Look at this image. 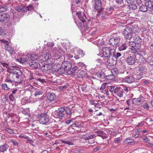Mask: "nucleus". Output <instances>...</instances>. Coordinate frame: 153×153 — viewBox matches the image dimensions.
I'll list each match as a JSON object with an SVG mask.
<instances>
[{"label":"nucleus","instance_id":"63","mask_svg":"<svg viewBox=\"0 0 153 153\" xmlns=\"http://www.w3.org/2000/svg\"><path fill=\"white\" fill-rule=\"evenodd\" d=\"M142 140L144 142H148L149 140V139L147 137L143 138Z\"/></svg>","mask_w":153,"mask_h":153},{"label":"nucleus","instance_id":"8","mask_svg":"<svg viewBox=\"0 0 153 153\" xmlns=\"http://www.w3.org/2000/svg\"><path fill=\"white\" fill-rule=\"evenodd\" d=\"M71 63L68 61H65L63 62L62 65V67L64 68L65 71H67V73L68 74L71 73V71H70L71 67Z\"/></svg>","mask_w":153,"mask_h":153},{"label":"nucleus","instance_id":"20","mask_svg":"<svg viewBox=\"0 0 153 153\" xmlns=\"http://www.w3.org/2000/svg\"><path fill=\"white\" fill-rule=\"evenodd\" d=\"M132 74H133L134 76H135V79L137 80H139L143 77V74L141 73V72L140 71H137V70Z\"/></svg>","mask_w":153,"mask_h":153},{"label":"nucleus","instance_id":"25","mask_svg":"<svg viewBox=\"0 0 153 153\" xmlns=\"http://www.w3.org/2000/svg\"><path fill=\"white\" fill-rule=\"evenodd\" d=\"M21 74L17 75H16V78L14 80V82L17 83H20L22 82Z\"/></svg>","mask_w":153,"mask_h":153},{"label":"nucleus","instance_id":"55","mask_svg":"<svg viewBox=\"0 0 153 153\" xmlns=\"http://www.w3.org/2000/svg\"><path fill=\"white\" fill-rule=\"evenodd\" d=\"M145 70V68L144 67H140L139 68V69L138 70H137L138 71H140L141 72V73L143 74V72L144 71V70Z\"/></svg>","mask_w":153,"mask_h":153},{"label":"nucleus","instance_id":"26","mask_svg":"<svg viewBox=\"0 0 153 153\" xmlns=\"http://www.w3.org/2000/svg\"><path fill=\"white\" fill-rule=\"evenodd\" d=\"M56 96L53 93H51L48 96V99L50 101L54 100L56 98Z\"/></svg>","mask_w":153,"mask_h":153},{"label":"nucleus","instance_id":"16","mask_svg":"<svg viewBox=\"0 0 153 153\" xmlns=\"http://www.w3.org/2000/svg\"><path fill=\"white\" fill-rule=\"evenodd\" d=\"M144 98L141 96H140L138 98H134L132 100V102L135 105H139L143 101Z\"/></svg>","mask_w":153,"mask_h":153},{"label":"nucleus","instance_id":"14","mask_svg":"<svg viewBox=\"0 0 153 153\" xmlns=\"http://www.w3.org/2000/svg\"><path fill=\"white\" fill-rule=\"evenodd\" d=\"M125 61L129 65H133L136 62L135 57L133 56H129L127 57Z\"/></svg>","mask_w":153,"mask_h":153},{"label":"nucleus","instance_id":"12","mask_svg":"<svg viewBox=\"0 0 153 153\" xmlns=\"http://www.w3.org/2000/svg\"><path fill=\"white\" fill-rule=\"evenodd\" d=\"M114 94L115 96L120 97H122L123 96V90L121 88L117 87L115 88Z\"/></svg>","mask_w":153,"mask_h":153},{"label":"nucleus","instance_id":"43","mask_svg":"<svg viewBox=\"0 0 153 153\" xmlns=\"http://www.w3.org/2000/svg\"><path fill=\"white\" fill-rule=\"evenodd\" d=\"M121 56V54L119 52L117 53L116 54L115 53H114V55H112L113 57H114L115 58L117 59Z\"/></svg>","mask_w":153,"mask_h":153},{"label":"nucleus","instance_id":"46","mask_svg":"<svg viewBox=\"0 0 153 153\" xmlns=\"http://www.w3.org/2000/svg\"><path fill=\"white\" fill-rule=\"evenodd\" d=\"M16 10H17L19 12H21L22 11H23V7L22 6L20 7V6H17L15 7V8Z\"/></svg>","mask_w":153,"mask_h":153},{"label":"nucleus","instance_id":"48","mask_svg":"<svg viewBox=\"0 0 153 153\" xmlns=\"http://www.w3.org/2000/svg\"><path fill=\"white\" fill-rule=\"evenodd\" d=\"M137 48H134V47H132L130 49L131 52L133 53H137Z\"/></svg>","mask_w":153,"mask_h":153},{"label":"nucleus","instance_id":"52","mask_svg":"<svg viewBox=\"0 0 153 153\" xmlns=\"http://www.w3.org/2000/svg\"><path fill=\"white\" fill-rule=\"evenodd\" d=\"M135 44H135L134 41L129 42H128L129 45L132 48V47H134L135 45Z\"/></svg>","mask_w":153,"mask_h":153},{"label":"nucleus","instance_id":"24","mask_svg":"<svg viewBox=\"0 0 153 153\" xmlns=\"http://www.w3.org/2000/svg\"><path fill=\"white\" fill-rule=\"evenodd\" d=\"M145 3L146 6L147 7V8L151 9L153 7V2L152 1L149 0V1H146Z\"/></svg>","mask_w":153,"mask_h":153},{"label":"nucleus","instance_id":"22","mask_svg":"<svg viewBox=\"0 0 153 153\" xmlns=\"http://www.w3.org/2000/svg\"><path fill=\"white\" fill-rule=\"evenodd\" d=\"M27 56L28 58V59L31 60H36L38 57L37 55L36 54H28L27 55Z\"/></svg>","mask_w":153,"mask_h":153},{"label":"nucleus","instance_id":"51","mask_svg":"<svg viewBox=\"0 0 153 153\" xmlns=\"http://www.w3.org/2000/svg\"><path fill=\"white\" fill-rule=\"evenodd\" d=\"M108 84V83H103L101 85L100 88V90H103L104 89L106 86V85Z\"/></svg>","mask_w":153,"mask_h":153},{"label":"nucleus","instance_id":"38","mask_svg":"<svg viewBox=\"0 0 153 153\" xmlns=\"http://www.w3.org/2000/svg\"><path fill=\"white\" fill-rule=\"evenodd\" d=\"M77 53L79 54V56L82 57L85 55V53L83 52V51L79 49L77 50Z\"/></svg>","mask_w":153,"mask_h":153},{"label":"nucleus","instance_id":"1","mask_svg":"<svg viewBox=\"0 0 153 153\" xmlns=\"http://www.w3.org/2000/svg\"><path fill=\"white\" fill-rule=\"evenodd\" d=\"M49 53L48 51L45 52L43 54L40 55V56L39 57L41 58V59L43 62L47 61L49 59L50 55L56 58V59L57 58H59L58 54L59 52L62 53H65L64 51H62V49H59L58 51V49L56 47H54L52 49H51V51H49Z\"/></svg>","mask_w":153,"mask_h":153},{"label":"nucleus","instance_id":"19","mask_svg":"<svg viewBox=\"0 0 153 153\" xmlns=\"http://www.w3.org/2000/svg\"><path fill=\"white\" fill-rule=\"evenodd\" d=\"M30 67L32 69H38L40 67V64L38 62H31L29 63Z\"/></svg>","mask_w":153,"mask_h":153},{"label":"nucleus","instance_id":"35","mask_svg":"<svg viewBox=\"0 0 153 153\" xmlns=\"http://www.w3.org/2000/svg\"><path fill=\"white\" fill-rule=\"evenodd\" d=\"M65 111V108L63 107L59 108L57 110H56L55 112L59 113H63Z\"/></svg>","mask_w":153,"mask_h":153},{"label":"nucleus","instance_id":"6","mask_svg":"<svg viewBox=\"0 0 153 153\" xmlns=\"http://www.w3.org/2000/svg\"><path fill=\"white\" fill-rule=\"evenodd\" d=\"M39 122L42 124H45L49 122V119L48 116L45 114H39Z\"/></svg>","mask_w":153,"mask_h":153},{"label":"nucleus","instance_id":"32","mask_svg":"<svg viewBox=\"0 0 153 153\" xmlns=\"http://www.w3.org/2000/svg\"><path fill=\"white\" fill-rule=\"evenodd\" d=\"M127 47L126 45V44L125 43L119 46L118 50L119 51H123L126 50Z\"/></svg>","mask_w":153,"mask_h":153},{"label":"nucleus","instance_id":"42","mask_svg":"<svg viewBox=\"0 0 153 153\" xmlns=\"http://www.w3.org/2000/svg\"><path fill=\"white\" fill-rule=\"evenodd\" d=\"M65 71V70H64V68H62V67H60L59 68H58L57 71V72L59 74H62Z\"/></svg>","mask_w":153,"mask_h":153},{"label":"nucleus","instance_id":"53","mask_svg":"<svg viewBox=\"0 0 153 153\" xmlns=\"http://www.w3.org/2000/svg\"><path fill=\"white\" fill-rule=\"evenodd\" d=\"M69 86V84L66 83L65 85L60 86L59 88L60 89L63 90V89L66 88Z\"/></svg>","mask_w":153,"mask_h":153},{"label":"nucleus","instance_id":"27","mask_svg":"<svg viewBox=\"0 0 153 153\" xmlns=\"http://www.w3.org/2000/svg\"><path fill=\"white\" fill-rule=\"evenodd\" d=\"M12 73L14 75H15L22 74L21 71L16 68H14L13 69Z\"/></svg>","mask_w":153,"mask_h":153},{"label":"nucleus","instance_id":"30","mask_svg":"<svg viewBox=\"0 0 153 153\" xmlns=\"http://www.w3.org/2000/svg\"><path fill=\"white\" fill-rule=\"evenodd\" d=\"M134 140L130 137L126 138L124 141V143L126 144H129L133 143Z\"/></svg>","mask_w":153,"mask_h":153},{"label":"nucleus","instance_id":"15","mask_svg":"<svg viewBox=\"0 0 153 153\" xmlns=\"http://www.w3.org/2000/svg\"><path fill=\"white\" fill-rule=\"evenodd\" d=\"M96 40L94 41V43L98 46L100 45H102L104 43V41L102 38L101 36H98L96 38Z\"/></svg>","mask_w":153,"mask_h":153},{"label":"nucleus","instance_id":"2","mask_svg":"<svg viewBox=\"0 0 153 153\" xmlns=\"http://www.w3.org/2000/svg\"><path fill=\"white\" fill-rule=\"evenodd\" d=\"M76 15L80 21L82 22L80 23V26L82 29L85 31L86 30L90 27V25L88 21L87 22L85 21L86 19V16L83 12H79L76 13Z\"/></svg>","mask_w":153,"mask_h":153},{"label":"nucleus","instance_id":"11","mask_svg":"<svg viewBox=\"0 0 153 153\" xmlns=\"http://www.w3.org/2000/svg\"><path fill=\"white\" fill-rule=\"evenodd\" d=\"M54 45V44L51 42H48L47 44L45 45L43 48V50L42 51V53L40 55L43 54L46 52H48V51L50 48H51V47H53Z\"/></svg>","mask_w":153,"mask_h":153},{"label":"nucleus","instance_id":"39","mask_svg":"<svg viewBox=\"0 0 153 153\" xmlns=\"http://www.w3.org/2000/svg\"><path fill=\"white\" fill-rule=\"evenodd\" d=\"M28 61L27 59L25 58H22L18 59V61L20 63H23Z\"/></svg>","mask_w":153,"mask_h":153},{"label":"nucleus","instance_id":"5","mask_svg":"<svg viewBox=\"0 0 153 153\" xmlns=\"http://www.w3.org/2000/svg\"><path fill=\"white\" fill-rule=\"evenodd\" d=\"M92 3L94 10L99 13H100L102 9L101 0H92Z\"/></svg>","mask_w":153,"mask_h":153},{"label":"nucleus","instance_id":"33","mask_svg":"<svg viewBox=\"0 0 153 153\" xmlns=\"http://www.w3.org/2000/svg\"><path fill=\"white\" fill-rule=\"evenodd\" d=\"M65 112L69 116H70L71 115V109L69 108L68 107H66L65 108Z\"/></svg>","mask_w":153,"mask_h":153},{"label":"nucleus","instance_id":"64","mask_svg":"<svg viewBox=\"0 0 153 153\" xmlns=\"http://www.w3.org/2000/svg\"><path fill=\"white\" fill-rule=\"evenodd\" d=\"M142 49L140 48L139 47L137 48V53L139 54L141 51H142Z\"/></svg>","mask_w":153,"mask_h":153},{"label":"nucleus","instance_id":"34","mask_svg":"<svg viewBox=\"0 0 153 153\" xmlns=\"http://www.w3.org/2000/svg\"><path fill=\"white\" fill-rule=\"evenodd\" d=\"M148 8L146 5H142L139 8L140 10L143 12H146Z\"/></svg>","mask_w":153,"mask_h":153},{"label":"nucleus","instance_id":"57","mask_svg":"<svg viewBox=\"0 0 153 153\" xmlns=\"http://www.w3.org/2000/svg\"><path fill=\"white\" fill-rule=\"evenodd\" d=\"M77 65L79 66L80 67H85L86 65L84 64L83 62H79L77 63Z\"/></svg>","mask_w":153,"mask_h":153},{"label":"nucleus","instance_id":"41","mask_svg":"<svg viewBox=\"0 0 153 153\" xmlns=\"http://www.w3.org/2000/svg\"><path fill=\"white\" fill-rule=\"evenodd\" d=\"M9 98L10 100L12 102H15V96L13 94H11L9 95Z\"/></svg>","mask_w":153,"mask_h":153},{"label":"nucleus","instance_id":"37","mask_svg":"<svg viewBox=\"0 0 153 153\" xmlns=\"http://www.w3.org/2000/svg\"><path fill=\"white\" fill-rule=\"evenodd\" d=\"M5 82H8L9 83H12L13 82H14V80L12 79L9 76H7L6 77L5 80Z\"/></svg>","mask_w":153,"mask_h":153},{"label":"nucleus","instance_id":"58","mask_svg":"<svg viewBox=\"0 0 153 153\" xmlns=\"http://www.w3.org/2000/svg\"><path fill=\"white\" fill-rule=\"evenodd\" d=\"M143 107L144 108H148L149 107L148 104L146 102H145L143 104Z\"/></svg>","mask_w":153,"mask_h":153},{"label":"nucleus","instance_id":"28","mask_svg":"<svg viewBox=\"0 0 153 153\" xmlns=\"http://www.w3.org/2000/svg\"><path fill=\"white\" fill-rule=\"evenodd\" d=\"M96 75L98 77L101 79L104 78L105 77L104 73L102 71L98 72L96 73Z\"/></svg>","mask_w":153,"mask_h":153},{"label":"nucleus","instance_id":"7","mask_svg":"<svg viewBox=\"0 0 153 153\" xmlns=\"http://www.w3.org/2000/svg\"><path fill=\"white\" fill-rule=\"evenodd\" d=\"M123 34L125 38L126 39H130L132 36V30L129 27L125 28L123 31Z\"/></svg>","mask_w":153,"mask_h":153},{"label":"nucleus","instance_id":"54","mask_svg":"<svg viewBox=\"0 0 153 153\" xmlns=\"http://www.w3.org/2000/svg\"><path fill=\"white\" fill-rule=\"evenodd\" d=\"M81 88L82 91L84 92L86 90V85L85 84L81 86Z\"/></svg>","mask_w":153,"mask_h":153},{"label":"nucleus","instance_id":"49","mask_svg":"<svg viewBox=\"0 0 153 153\" xmlns=\"http://www.w3.org/2000/svg\"><path fill=\"white\" fill-rule=\"evenodd\" d=\"M64 54H65V56L68 57V59H71V58L73 57V56L72 55H71L68 53H66L65 54V53Z\"/></svg>","mask_w":153,"mask_h":153},{"label":"nucleus","instance_id":"21","mask_svg":"<svg viewBox=\"0 0 153 153\" xmlns=\"http://www.w3.org/2000/svg\"><path fill=\"white\" fill-rule=\"evenodd\" d=\"M52 68V66L49 64H45L42 66V69L44 72L49 70Z\"/></svg>","mask_w":153,"mask_h":153},{"label":"nucleus","instance_id":"47","mask_svg":"<svg viewBox=\"0 0 153 153\" xmlns=\"http://www.w3.org/2000/svg\"><path fill=\"white\" fill-rule=\"evenodd\" d=\"M98 136H102L105 133V132L102 131H97L96 132Z\"/></svg>","mask_w":153,"mask_h":153},{"label":"nucleus","instance_id":"62","mask_svg":"<svg viewBox=\"0 0 153 153\" xmlns=\"http://www.w3.org/2000/svg\"><path fill=\"white\" fill-rule=\"evenodd\" d=\"M130 7L132 10H135L136 9L137 6L135 4H132L130 5Z\"/></svg>","mask_w":153,"mask_h":153},{"label":"nucleus","instance_id":"17","mask_svg":"<svg viewBox=\"0 0 153 153\" xmlns=\"http://www.w3.org/2000/svg\"><path fill=\"white\" fill-rule=\"evenodd\" d=\"M116 63V61L114 60L113 57L110 56L108 58L107 60V64L109 66H113Z\"/></svg>","mask_w":153,"mask_h":153},{"label":"nucleus","instance_id":"9","mask_svg":"<svg viewBox=\"0 0 153 153\" xmlns=\"http://www.w3.org/2000/svg\"><path fill=\"white\" fill-rule=\"evenodd\" d=\"M135 77L133 74H131L125 77L123 79V82L128 83H131L134 82Z\"/></svg>","mask_w":153,"mask_h":153},{"label":"nucleus","instance_id":"61","mask_svg":"<svg viewBox=\"0 0 153 153\" xmlns=\"http://www.w3.org/2000/svg\"><path fill=\"white\" fill-rule=\"evenodd\" d=\"M6 131L8 133L10 134H12L13 132V130L9 128H7Z\"/></svg>","mask_w":153,"mask_h":153},{"label":"nucleus","instance_id":"4","mask_svg":"<svg viewBox=\"0 0 153 153\" xmlns=\"http://www.w3.org/2000/svg\"><path fill=\"white\" fill-rule=\"evenodd\" d=\"M102 52L103 55L107 58L114 55V53L115 52L114 49H111L108 47H104L102 48Z\"/></svg>","mask_w":153,"mask_h":153},{"label":"nucleus","instance_id":"59","mask_svg":"<svg viewBox=\"0 0 153 153\" xmlns=\"http://www.w3.org/2000/svg\"><path fill=\"white\" fill-rule=\"evenodd\" d=\"M107 79H108L111 80L114 78V76L112 75H110L106 76Z\"/></svg>","mask_w":153,"mask_h":153},{"label":"nucleus","instance_id":"10","mask_svg":"<svg viewBox=\"0 0 153 153\" xmlns=\"http://www.w3.org/2000/svg\"><path fill=\"white\" fill-rule=\"evenodd\" d=\"M1 41L5 43V46L6 50L9 53L10 55H12L14 52V48L9 45L8 42L5 40H1Z\"/></svg>","mask_w":153,"mask_h":153},{"label":"nucleus","instance_id":"40","mask_svg":"<svg viewBox=\"0 0 153 153\" xmlns=\"http://www.w3.org/2000/svg\"><path fill=\"white\" fill-rule=\"evenodd\" d=\"M55 115L57 117L60 119H62V117L64 116L63 113H59L56 112H55Z\"/></svg>","mask_w":153,"mask_h":153},{"label":"nucleus","instance_id":"29","mask_svg":"<svg viewBox=\"0 0 153 153\" xmlns=\"http://www.w3.org/2000/svg\"><path fill=\"white\" fill-rule=\"evenodd\" d=\"M7 149V145L6 144H4L0 146V152H4L6 151Z\"/></svg>","mask_w":153,"mask_h":153},{"label":"nucleus","instance_id":"31","mask_svg":"<svg viewBox=\"0 0 153 153\" xmlns=\"http://www.w3.org/2000/svg\"><path fill=\"white\" fill-rule=\"evenodd\" d=\"M7 9V5H2L0 6V12H3L6 11Z\"/></svg>","mask_w":153,"mask_h":153},{"label":"nucleus","instance_id":"60","mask_svg":"<svg viewBox=\"0 0 153 153\" xmlns=\"http://www.w3.org/2000/svg\"><path fill=\"white\" fill-rule=\"evenodd\" d=\"M114 87L115 86H110L109 89V91L111 92H113L114 93V91L115 90Z\"/></svg>","mask_w":153,"mask_h":153},{"label":"nucleus","instance_id":"56","mask_svg":"<svg viewBox=\"0 0 153 153\" xmlns=\"http://www.w3.org/2000/svg\"><path fill=\"white\" fill-rule=\"evenodd\" d=\"M10 142L12 143L15 146H17L19 144L15 140H12Z\"/></svg>","mask_w":153,"mask_h":153},{"label":"nucleus","instance_id":"23","mask_svg":"<svg viewBox=\"0 0 153 153\" xmlns=\"http://www.w3.org/2000/svg\"><path fill=\"white\" fill-rule=\"evenodd\" d=\"M133 40L135 44H140L142 42V39L138 36H135Z\"/></svg>","mask_w":153,"mask_h":153},{"label":"nucleus","instance_id":"36","mask_svg":"<svg viewBox=\"0 0 153 153\" xmlns=\"http://www.w3.org/2000/svg\"><path fill=\"white\" fill-rule=\"evenodd\" d=\"M61 142L63 143L69 145H74V143L72 141H68V140H62Z\"/></svg>","mask_w":153,"mask_h":153},{"label":"nucleus","instance_id":"45","mask_svg":"<svg viewBox=\"0 0 153 153\" xmlns=\"http://www.w3.org/2000/svg\"><path fill=\"white\" fill-rule=\"evenodd\" d=\"M33 9V7L31 5H29L25 8L24 10V11H31Z\"/></svg>","mask_w":153,"mask_h":153},{"label":"nucleus","instance_id":"44","mask_svg":"<svg viewBox=\"0 0 153 153\" xmlns=\"http://www.w3.org/2000/svg\"><path fill=\"white\" fill-rule=\"evenodd\" d=\"M1 86L2 88L4 90H8L10 89V88L7 86L6 84H1Z\"/></svg>","mask_w":153,"mask_h":153},{"label":"nucleus","instance_id":"3","mask_svg":"<svg viewBox=\"0 0 153 153\" xmlns=\"http://www.w3.org/2000/svg\"><path fill=\"white\" fill-rule=\"evenodd\" d=\"M121 37L118 34L115 33L114 37L110 39L108 42V44L114 48H116L120 42Z\"/></svg>","mask_w":153,"mask_h":153},{"label":"nucleus","instance_id":"13","mask_svg":"<svg viewBox=\"0 0 153 153\" xmlns=\"http://www.w3.org/2000/svg\"><path fill=\"white\" fill-rule=\"evenodd\" d=\"M10 18V16L7 14L0 15V22L6 23L8 22Z\"/></svg>","mask_w":153,"mask_h":153},{"label":"nucleus","instance_id":"50","mask_svg":"<svg viewBox=\"0 0 153 153\" xmlns=\"http://www.w3.org/2000/svg\"><path fill=\"white\" fill-rule=\"evenodd\" d=\"M43 92L42 91L39 90H36L35 93V95L36 96L38 95L42 94Z\"/></svg>","mask_w":153,"mask_h":153},{"label":"nucleus","instance_id":"18","mask_svg":"<svg viewBox=\"0 0 153 153\" xmlns=\"http://www.w3.org/2000/svg\"><path fill=\"white\" fill-rule=\"evenodd\" d=\"M86 74V71L85 70H78L76 74L77 76L80 78L85 77Z\"/></svg>","mask_w":153,"mask_h":153}]
</instances>
